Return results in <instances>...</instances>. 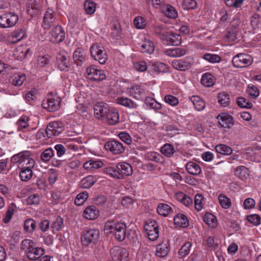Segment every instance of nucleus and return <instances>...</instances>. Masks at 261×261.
I'll list each match as a JSON object with an SVG mask.
<instances>
[{"instance_id": "obj_1", "label": "nucleus", "mask_w": 261, "mask_h": 261, "mask_svg": "<svg viewBox=\"0 0 261 261\" xmlns=\"http://www.w3.org/2000/svg\"><path fill=\"white\" fill-rule=\"evenodd\" d=\"M126 225L122 222L114 223L107 221L105 225L104 230L107 234L113 233L115 238L120 241H123L125 237Z\"/></svg>"}, {"instance_id": "obj_2", "label": "nucleus", "mask_w": 261, "mask_h": 261, "mask_svg": "<svg viewBox=\"0 0 261 261\" xmlns=\"http://www.w3.org/2000/svg\"><path fill=\"white\" fill-rule=\"evenodd\" d=\"M99 238V231L96 229H88L84 230L81 236V241L85 246H92Z\"/></svg>"}, {"instance_id": "obj_3", "label": "nucleus", "mask_w": 261, "mask_h": 261, "mask_svg": "<svg viewBox=\"0 0 261 261\" xmlns=\"http://www.w3.org/2000/svg\"><path fill=\"white\" fill-rule=\"evenodd\" d=\"M253 61V59L250 55L239 53L233 57L232 63L234 67L245 68L251 65Z\"/></svg>"}, {"instance_id": "obj_4", "label": "nucleus", "mask_w": 261, "mask_h": 261, "mask_svg": "<svg viewBox=\"0 0 261 261\" xmlns=\"http://www.w3.org/2000/svg\"><path fill=\"white\" fill-rule=\"evenodd\" d=\"M90 53L94 60L98 61L101 64H105L108 59L107 53L103 47L97 43L93 44L91 46Z\"/></svg>"}, {"instance_id": "obj_5", "label": "nucleus", "mask_w": 261, "mask_h": 261, "mask_svg": "<svg viewBox=\"0 0 261 261\" xmlns=\"http://www.w3.org/2000/svg\"><path fill=\"white\" fill-rule=\"evenodd\" d=\"M110 256L113 261H127L128 252L125 248L115 246L110 251Z\"/></svg>"}, {"instance_id": "obj_6", "label": "nucleus", "mask_w": 261, "mask_h": 261, "mask_svg": "<svg viewBox=\"0 0 261 261\" xmlns=\"http://www.w3.org/2000/svg\"><path fill=\"white\" fill-rule=\"evenodd\" d=\"M18 20V16L14 13H8L0 16V27L7 28L13 27Z\"/></svg>"}, {"instance_id": "obj_7", "label": "nucleus", "mask_w": 261, "mask_h": 261, "mask_svg": "<svg viewBox=\"0 0 261 261\" xmlns=\"http://www.w3.org/2000/svg\"><path fill=\"white\" fill-rule=\"evenodd\" d=\"M57 63L60 70H69L70 62L68 54L64 50L60 51L57 55Z\"/></svg>"}, {"instance_id": "obj_8", "label": "nucleus", "mask_w": 261, "mask_h": 261, "mask_svg": "<svg viewBox=\"0 0 261 261\" xmlns=\"http://www.w3.org/2000/svg\"><path fill=\"white\" fill-rule=\"evenodd\" d=\"M87 77L92 81H100L106 79V74L102 70L98 69L94 65H90L86 70Z\"/></svg>"}, {"instance_id": "obj_9", "label": "nucleus", "mask_w": 261, "mask_h": 261, "mask_svg": "<svg viewBox=\"0 0 261 261\" xmlns=\"http://www.w3.org/2000/svg\"><path fill=\"white\" fill-rule=\"evenodd\" d=\"M193 62V59L191 57H187L183 59L173 60L172 65L177 70L185 71L191 67Z\"/></svg>"}, {"instance_id": "obj_10", "label": "nucleus", "mask_w": 261, "mask_h": 261, "mask_svg": "<svg viewBox=\"0 0 261 261\" xmlns=\"http://www.w3.org/2000/svg\"><path fill=\"white\" fill-rule=\"evenodd\" d=\"M63 130V125L61 122L54 121L49 123L46 128V133L49 138L58 136Z\"/></svg>"}, {"instance_id": "obj_11", "label": "nucleus", "mask_w": 261, "mask_h": 261, "mask_svg": "<svg viewBox=\"0 0 261 261\" xmlns=\"http://www.w3.org/2000/svg\"><path fill=\"white\" fill-rule=\"evenodd\" d=\"M105 146L107 150L115 154L123 152L125 149L121 142L115 140L107 142Z\"/></svg>"}, {"instance_id": "obj_12", "label": "nucleus", "mask_w": 261, "mask_h": 261, "mask_svg": "<svg viewBox=\"0 0 261 261\" xmlns=\"http://www.w3.org/2000/svg\"><path fill=\"white\" fill-rule=\"evenodd\" d=\"M61 99L58 97H50L46 101L43 102L42 105L44 108L50 112H54L58 110L60 107Z\"/></svg>"}, {"instance_id": "obj_13", "label": "nucleus", "mask_w": 261, "mask_h": 261, "mask_svg": "<svg viewBox=\"0 0 261 261\" xmlns=\"http://www.w3.org/2000/svg\"><path fill=\"white\" fill-rule=\"evenodd\" d=\"M51 41L54 43H60L62 42L65 37V33L63 28L59 25L54 26L50 32Z\"/></svg>"}, {"instance_id": "obj_14", "label": "nucleus", "mask_w": 261, "mask_h": 261, "mask_svg": "<svg viewBox=\"0 0 261 261\" xmlns=\"http://www.w3.org/2000/svg\"><path fill=\"white\" fill-rule=\"evenodd\" d=\"M219 124L224 128H230L234 124L233 118L227 113H220L217 117Z\"/></svg>"}, {"instance_id": "obj_15", "label": "nucleus", "mask_w": 261, "mask_h": 261, "mask_svg": "<svg viewBox=\"0 0 261 261\" xmlns=\"http://www.w3.org/2000/svg\"><path fill=\"white\" fill-rule=\"evenodd\" d=\"M119 115L118 111L114 108H110L103 122L109 125H115L119 122Z\"/></svg>"}, {"instance_id": "obj_16", "label": "nucleus", "mask_w": 261, "mask_h": 261, "mask_svg": "<svg viewBox=\"0 0 261 261\" xmlns=\"http://www.w3.org/2000/svg\"><path fill=\"white\" fill-rule=\"evenodd\" d=\"M56 18L55 16L54 11L48 9L45 12L42 23V27L46 30H48L51 26L54 25Z\"/></svg>"}, {"instance_id": "obj_17", "label": "nucleus", "mask_w": 261, "mask_h": 261, "mask_svg": "<svg viewBox=\"0 0 261 261\" xmlns=\"http://www.w3.org/2000/svg\"><path fill=\"white\" fill-rule=\"evenodd\" d=\"M136 47L142 53L151 54L154 50V45L153 42L149 40H142V42L134 44Z\"/></svg>"}, {"instance_id": "obj_18", "label": "nucleus", "mask_w": 261, "mask_h": 261, "mask_svg": "<svg viewBox=\"0 0 261 261\" xmlns=\"http://www.w3.org/2000/svg\"><path fill=\"white\" fill-rule=\"evenodd\" d=\"M109 109L106 103H97L94 107V116L97 119L103 120Z\"/></svg>"}, {"instance_id": "obj_19", "label": "nucleus", "mask_w": 261, "mask_h": 261, "mask_svg": "<svg viewBox=\"0 0 261 261\" xmlns=\"http://www.w3.org/2000/svg\"><path fill=\"white\" fill-rule=\"evenodd\" d=\"M44 253V251L41 247H38L35 245L26 253L28 258L32 260L39 259Z\"/></svg>"}, {"instance_id": "obj_20", "label": "nucleus", "mask_w": 261, "mask_h": 261, "mask_svg": "<svg viewBox=\"0 0 261 261\" xmlns=\"http://www.w3.org/2000/svg\"><path fill=\"white\" fill-rule=\"evenodd\" d=\"M163 42L169 45L177 46L181 42V37L178 34L168 32Z\"/></svg>"}, {"instance_id": "obj_21", "label": "nucleus", "mask_w": 261, "mask_h": 261, "mask_svg": "<svg viewBox=\"0 0 261 261\" xmlns=\"http://www.w3.org/2000/svg\"><path fill=\"white\" fill-rule=\"evenodd\" d=\"M73 58L75 63L78 66L82 65L87 58L86 53L81 48H78L74 50Z\"/></svg>"}, {"instance_id": "obj_22", "label": "nucleus", "mask_w": 261, "mask_h": 261, "mask_svg": "<svg viewBox=\"0 0 261 261\" xmlns=\"http://www.w3.org/2000/svg\"><path fill=\"white\" fill-rule=\"evenodd\" d=\"M84 217L89 220H94L99 215V211L94 205L88 206L84 212Z\"/></svg>"}, {"instance_id": "obj_23", "label": "nucleus", "mask_w": 261, "mask_h": 261, "mask_svg": "<svg viewBox=\"0 0 261 261\" xmlns=\"http://www.w3.org/2000/svg\"><path fill=\"white\" fill-rule=\"evenodd\" d=\"M187 172L193 175H198L201 172V169L200 166L194 162H188L186 166Z\"/></svg>"}, {"instance_id": "obj_24", "label": "nucleus", "mask_w": 261, "mask_h": 261, "mask_svg": "<svg viewBox=\"0 0 261 261\" xmlns=\"http://www.w3.org/2000/svg\"><path fill=\"white\" fill-rule=\"evenodd\" d=\"M162 12L167 17L175 19L177 17L178 13L174 7L166 5L162 8Z\"/></svg>"}, {"instance_id": "obj_25", "label": "nucleus", "mask_w": 261, "mask_h": 261, "mask_svg": "<svg viewBox=\"0 0 261 261\" xmlns=\"http://www.w3.org/2000/svg\"><path fill=\"white\" fill-rule=\"evenodd\" d=\"M117 169L119 171V173L121 175V178H124L126 176L129 175L130 171V165L126 163H120L117 165Z\"/></svg>"}, {"instance_id": "obj_26", "label": "nucleus", "mask_w": 261, "mask_h": 261, "mask_svg": "<svg viewBox=\"0 0 261 261\" xmlns=\"http://www.w3.org/2000/svg\"><path fill=\"white\" fill-rule=\"evenodd\" d=\"M216 82L215 76L211 73L207 72L204 73L201 79V83L202 85L206 87L213 86Z\"/></svg>"}, {"instance_id": "obj_27", "label": "nucleus", "mask_w": 261, "mask_h": 261, "mask_svg": "<svg viewBox=\"0 0 261 261\" xmlns=\"http://www.w3.org/2000/svg\"><path fill=\"white\" fill-rule=\"evenodd\" d=\"M97 180L96 176L88 175L83 178L81 181V187L83 189L91 188Z\"/></svg>"}, {"instance_id": "obj_28", "label": "nucleus", "mask_w": 261, "mask_h": 261, "mask_svg": "<svg viewBox=\"0 0 261 261\" xmlns=\"http://www.w3.org/2000/svg\"><path fill=\"white\" fill-rule=\"evenodd\" d=\"M174 224L179 227H186L189 225V221L186 215L178 214L174 217Z\"/></svg>"}, {"instance_id": "obj_29", "label": "nucleus", "mask_w": 261, "mask_h": 261, "mask_svg": "<svg viewBox=\"0 0 261 261\" xmlns=\"http://www.w3.org/2000/svg\"><path fill=\"white\" fill-rule=\"evenodd\" d=\"M28 152L29 151H24L13 155L11 158V162L21 166L25 161L26 157L28 156Z\"/></svg>"}, {"instance_id": "obj_30", "label": "nucleus", "mask_w": 261, "mask_h": 261, "mask_svg": "<svg viewBox=\"0 0 261 261\" xmlns=\"http://www.w3.org/2000/svg\"><path fill=\"white\" fill-rule=\"evenodd\" d=\"M154 32L163 41L168 33V32L167 31V28L164 24L155 25L154 28Z\"/></svg>"}, {"instance_id": "obj_31", "label": "nucleus", "mask_w": 261, "mask_h": 261, "mask_svg": "<svg viewBox=\"0 0 261 261\" xmlns=\"http://www.w3.org/2000/svg\"><path fill=\"white\" fill-rule=\"evenodd\" d=\"M190 100L193 103L194 108L196 110L200 111L204 109L205 103L199 96L193 95L190 98Z\"/></svg>"}, {"instance_id": "obj_32", "label": "nucleus", "mask_w": 261, "mask_h": 261, "mask_svg": "<svg viewBox=\"0 0 261 261\" xmlns=\"http://www.w3.org/2000/svg\"><path fill=\"white\" fill-rule=\"evenodd\" d=\"M169 244L167 242L158 245L156 248V254L160 257L166 256L169 252Z\"/></svg>"}, {"instance_id": "obj_33", "label": "nucleus", "mask_w": 261, "mask_h": 261, "mask_svg": "<svg viewBox=\"0 0 261 261\" xmlns=\"http://www.w3.org/2000/svg\"><path fill=\"white\" fill-rule=\"evenodd\" d=\"M234 174L240 179L243 180L249 177V171L246 167L240 166L236 168Z\"/></svg>"}, {"instance_id": "obj_34", "label": "nucleus", "mask_w": 261, "mask_h": 261, "mask_svg": "<svg viewBox=\"0 0 261 261\" xmlns=\"http://www.w3.org/2000/svg\"><path fill=\"white\" fill-rule=\"evenodd\" d=\"M26 77L24 74L15 73L10 77V82L15 86H20L25 80Z\"/></svg>"}, {"instance_id": "obj_35", "label": "nucleus", "mask_w": 261, "mask_h": 261, "mask_svg": "<svg viewBox=\"0 0 261 261\" xmlns=\"http://www.w3.org/2000/svg\"><path fill=\"white\" fill-rule=\"evenodd\" d=\"M203 221L212 228H215L217 226L216 217L211 213H205L203 216Z\"/></svg>"}, {"instance_id": "obj_36", "label": "nucleus", "mask_w": 261, "mask_h": 261, "mask_svg": "<svg viewBox=\"0 0 261 261\" xmlns=\"http://www.w3.org/2000/svg\"><path fill=\"white\" fill-rule=\"evenodd\" d=\"M172 211L170 206L166 203H160L157 207V212L160 215L164 217L167 216Z\"/></svg>"}, {"instance_id": "obj_37", "label": "nucleus", "mask_w": 261, "mask_h": 261, "mask_svg": "<svg viewBox=\"0 0 261 261\" xmlns=\"http://www.w3.org/2000/svg\"><path fill=\"white\" fill-rule=\"evenodd\" d=\"M174 146L169 143L165 144L161 148V152L167 157L170 158L175 152Z\"/></svg>"}, {"instance_id": "obj_38", "label": "nucleus", "mask_w": 261, "mask_h": 261, "mask_svg": "<svg viewBox=\"0 0 261 261\" xmlns=\"http://www.w3.org/2000/svg\"><path fill=\"white\" fill-rule=\"evenodd\" d=\"M33 168H28L27 167L21 168V170L19 172V177L23 181L29 180L33 175Z\"/></svg>"}, {"instance_id": "obj_39", "label": "nucleus", "mask_w": 261, "mask_h": 261, "mask_svg": "<svg viewBox=\"0 0 261 261\" xmlns=\"http://www.w3.org/2000/svg\"><path fill=\"white\" fill-rule=\"evenodd\" d=\"M96 4L91 1L86 0L84 3V10L86 14L92 15L96 11Z\"/></svg>"}, {"instance_id": "obj_40", "label": "nucleus", "mask_w": 261, "mask_h": 261, "mask_svg": "<svg viewBox=\"0 0 261 261\" xmlns=\"http://www.w3.org/2000/svg\"><path fill=\"white\" fill-rule=\"evenodd\" d=\"M215 150L218 153L223 155H229L232 153V149L228 146L221 144L215 146Z\"/></svg>"}, {"instance_id": "obj_41", "label": "nucleus", "mask_w": 261, "mask_h": 261, "mask_svg": "<svg viewBox=\"0 0 261 261\" xmlns=\"http://www.w3.org/2000/svg\"><path fill=\"white\" fill-rule=\"evenodd\" d=\"M27 11L30 15L34 16L38 12V4L37 0H30L28 6Z\"/></svg>"}, {"instance_id": "obj_42", "label": "nucleus", "mask_w": 261, "mask_h": 261, "mask_svg": "<svg viewBox=\"0 0 261 261\" xmlns=\"http://www.w3.org/2000/svg\"><path fill=\"white\" fill-rule=\"evenodd\" d=\"M218 100L221 106L225 107L230 103L229 95L226 92L220 93L218 95Z\"/></svg>"}, {"instance_id": "obj_43", "label": "nucleus", "mask_w": 261, "mask_h": 261, "mask_svg": "<svg viewBox=\"0 0 261 261\" xmlns=\"http://www.w3.org/2000/svg\"><path fill=\"white\" fill-rule=\"evenodd\" d=\"M54 155V151L51 148H48L44 150L40 155L41 160L46 163Z\"/></svg>"}, {"instance_id": "obj_44", "label": "nucleus", "mask_w": 261, "mask_h": 261, "mask_svg": "<svg viewBox=\"0 0 261 261\" xmlns=\"http://www.w3.org/2000/svg\"><path fill=\"white\" fill-rule=\"evenodd\" d=\"M218 200L220 205L225 209L229 208L231 205V202L228 198L224 194H220L218 197Z\"/></svg>"}, {"instance_id": "obj_45", "label": "nucleus", "mask_w": 261, "mask_h": 261, "mask_svg": "<svg viewBox=\"0 0 261 261\" xmlns=\"http://www.w3.org/2000/svg\"><path fill=\"white\" fill-rule=\"evenodd\" d=\"M28 121L29 118L27 116H21L16 123L18 130H22L26 128L29 126Z\"/></svg>"}, {"instance_id": "obj_46", "label": "nucleus", "mask_w": 261, "mask_h": 261, "mask_svg": "<svg viewBox=\"0 0 261 261\" xmlns=\"http://www.w3.org/2000/svg\"><path fill=\"white\" fill-rule=\"evenodd\" d=\"M35 245V243L32 240L24 239L22 240L21 243L20 249L24 251L25 253H28V251L30 250Z\"/></svg>"}, {"instance_id": "obj_47", "label": "nucleus", "mask_w": 261, "mask_h": 261, "mask_svg": "<svg viewBox=\"0 0 261 261\" xmlns=\"http://www.w3.org/2000/svg\"><path fill=\"white\" fill-rule=\"evenodd\" d=\"M145 103L150 108L153 109L156 111L160 110L162 108L161 104L151 97H148L146 98Z\"/></svg>"}, {"instance_id": "obj_48", "label": "nucleus", "mask_w": 261, "mask_h": 261, "mask_svg": "<svg viewBox=\"0 0 261 261\" xmlns=\"http://www.w3.org/2000/svg\"><path fill=\"white\" fill-rule=\"evenodd\" d=\"M202 58L211 63H219L221 60V58L219 55L210 53L205 54Z\"/></svg>"}, {"instance_id": "obj_49", "label": "nucleus", "mask_w": 261, "mask_h": 261, "mask_svg": "<svg viewBox=\"0 0 261 261\" xmlns=\"http://www.w3.org/2000/svg\"><path fill=\"white\" fill-rule=\"evenodd\" d=\"M191 246L192 244L190 242L185 243L181 246L178 251V254L180 255V257L184 258L189 254Z\"/></svg>"}, {"instance_id": "obj_50", "label": "nucleus", "mask_w": 261, "mask_h": 261, "mask_svg": "<svg viewBox=\"0 0 261 261\" xmlns=\"http://www.w3.org/2000/svg\"><path fill=\"white\" fill-rule=\"evenodd\" d=\"M134 24L137 29H143L145 28L147 22L144 17L138 16L134 20Z\"/></svg>"}, {"instance_id": "obj_51", "label": "nucleus", "mask_w": 261, "mask_h": 261, "mask_svg": "<svg viewBox=\"0 0 261 261\" xmlns=\"http://www.w3.org/2000/svg\"><path fill=\"white\" fill-rule=\"evenodd\" d=\"M36 228V223L35 221L32 219H27L24 224V230L29 233L34 232Z\"/></svg>"}, {"instance_id": "obj_52", "label": "nucleus", "mask_w": 261, "mask_h": 261, "mask_svg": "<svg viewBox=\"0 0 261 261\" xmlns=\"http://www.w3.org/2000/svg\"><path fill=\"white\" fill-rule=\"evenodd\" d=\"M197 2L196 0H183L182 7L185 10H194L197 7Z\"/></svg>"}, {"instance_id": "obj_53", "label": "nucleus", "mask_w": 261, "mask_h": 261, "mask_svg": "<svg viewBox=\"0 0 261 261\" xmlns=\"http://www.w3.org/2000/svg\"><path fill=\"white\" fill-rule=\"evenodd\" d=\"M88 197V193L87 192L85 191L78 194L74 200V203L76 205H82Z\"/></svg>"}, {"instance_id": "obj_54", "label": "nucleus", "mask_w": 261, "mask_h": 261, "mask_svg": "<svg viewBox=\"0 0 261 261\" xmlns=\"http://www.w3.org/2000/svg\"><path fill=\"white\" fill-rule=\"evenodd\" d=\"M28 156L26 157L25 161L23 163L21 166V168L27 167L29 168H33L35 166V161L32 157V153L30 151L28 152Z\"/></svg>"}, {"instance_id": "obj_55", "label": "nucleus", "mask_w": 261, "mask_h": 261, "mask_svg": "<svg viewBox=\"0 0 261 261\" xmlns=\"http://www.w3.org/2000/svg\"><path fill=\"white\" fill-rule=\"evenodd\" d=\"M140 236L139 231L137 232L136 230H134L133 232V237L132 241L133 242V248L132 249L133 250H138L141 247V243L139 241V236Z\"/></svg>"}, {"instance_id": "obj_56", "label": "nucleus", "mask_w": 261, "mask_h": 261, "mask_svg": "<svg viewBox=\"0 0 261 261\" xmlns=\"http://www.w3.org/2000/svg\"><path fill=\"white\" fill-rule=\"evenodd\" d=\"M133 68L137 71L144 72L146 70L147 66L145 61H139L133 62Z\"/></svg>"}, {"instance_id": "obj_57", "label": "nucleus", "mask_w": 261, "mask_h": 261, "mask_svg": "<svg viewBox=\"0 0 261 261\" xmlns=\"http://www.w3.org/2000/svg\"><path fill=\"white\" fill-rule=\"evenodd\" d=\"M38 66L40 68L46 67L50 62V58L48 56H40L37 61Z\"/></svg>"}, {"instance_id": "obj_58", "label": "nucleus", "mask_w": 261, "mask_h": 261, "mask_svg": "<svg viewBox=\"0 0 261 261\" xmlns=\"http://www.w3.org/2000/svg\"><path fill=\"white\" fill-rule=\"evenodd\" d=\"M63 226V220L62 218L59 217L51 225V228L53 229V232L55 233V231H59L61 230Z\"/></svg>"}, {"instance_id": "obj_59", "label": "nucleus", "mask_w": 261, "mask_h": 261, "mask_svg": "<svg viewBox=\"0 0 261 261\" xmlns=\"http://www.w3.org/2000/svg\"><path fill=\"white\" fill-rule=\"evenodd\" d=\"M203 197L201 194H196L195 196V208L197 211H200L203 207Z\"/></svg>"}, {"instance_id": "obj_60", "label": "nucleus", "mask_w": 261, "mask_h": 261, "mask_svg": "<svg viewBox=\"0 0 261 261\" xmlns=\"http://www.w3.org/2000/svg\"><path fill=\"white\" fill-rule=\"evenodd\" d=\"M15 208L16 206L13 204H11L8 207L6 214L5 217L3 218V221L5 223H7L10 221L12 216L14 213Z\"/></svg>"}, {"instance_id": "obj_61", "label": "nucleus", "mask_w": 261, "mask_h": 261, "mask_svg": "<svg viewBox=\"0 0 261 261\" xmlns=\"http://www.w3.org/2000/svg\"><path fill=\"white\" fill-rule=\"evenodd\" d=\"M145 158L148 160L159 163L161 162V155L156 152H148L146 153Z\"/></svg>"}, {"instance_id": "obj_62", "label": "nucleus", "mask_w": 261, "mask_h": 261, "mask_svg": "<svg viewBox=\"0 0 261 261\" xmlns=\"http://www.w3.org/2000/svg\"><path fill=\"white\" fill-rule=\"evenodd\" d=\"M105 173L110 175L111 177L116 178H121V175L119 173L118 169H116L112 167H108L104 169Z\"/></svg>"}, {"instance_id": "obj_63", "label": "nucleus", "mask_w": 261, "mask_h": 261, "mask_svg": "<svg viewBox=\"0 0 261 261\" xmlns=\"http://www.w3.org/2000/svg\"><path fill=\"white\" fill-rule=\"evenodd\" d=\"M238 105L241 107L247 109H250L252 107V103L249 101H247L245 98L243 97H240L237 99Z\"/></svg>"}, {"instance_id": "obj_64", "label": "nucleus", "mask_w": 261, "mask_h": 261, "mask_svg": "<svg viewBox=\"0 0 261 261\" xmlns=\"http://www.w3.org/2000/svg\"><path fill=\"white\" fill-rule=\"evenodd\" d=\"M25 36V33L23 31L21 30H18L14 31L12 34V37L13 39H15L13 42H16L20 40H21L22 38H24Z\"/></svg>"}]
</instances>
